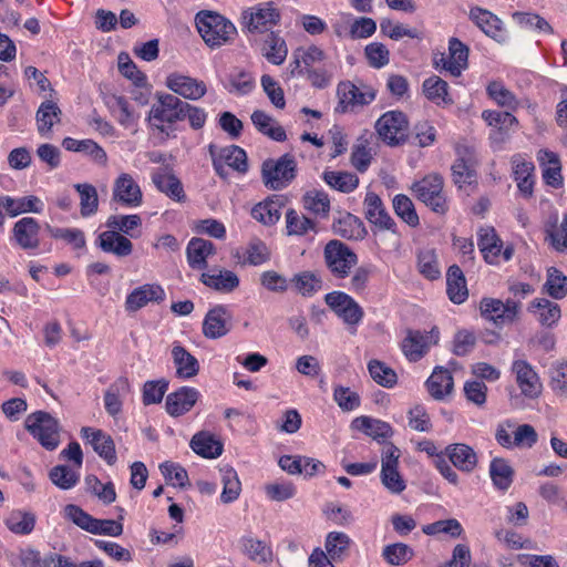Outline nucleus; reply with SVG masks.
I'll return each mask as SVG.
<instances>
[{
    "instance_id": "f257e3e1",
    "label": "nucleus",
    "mask_w": 567,
    "mask_h": 567,
    "mask_svg": "<svg viewBox=\"0 0 567 567\" xmlns=\"http://www.w3.org/2000/svg\"><path fill=\"white\" fill-rule=\"evenodd\" d=\"M196 28L204 42L212 49L219 48L237 35L235 24L224 16L213 11L196 14Z\"/></svg>"
},
{
    "instance_id": "f03ea898",
    "label": "nucleus",
    "mask_w": 567,
    "mask_h": 567,
    "mask_svg": "<svg viewBox=\"0 0 567 567\" xmlns=\"http://www.w3.org/2000/svg\"><path fill=\"white\" fill-rule=\"evenodd\" d=\"M281 12L272 1L260 2L246 8L241 12L243 32L250 34H268L280 23Z\"/></svg>"
},
{
    "instance_id": "7ed1b4c3",
    "label": "nucleus",
    "mask_w": 567,
    "mask_h": 567,
    "mask_svg": "<svg viewBox=\"0 0 567 567\" xmlns=\"http://www.w3.org/2000/svg\"><path fill=\"white\" fill-rule=\"evenodd\" d=\"M261 176L267 188L271 190L285 189L297 176L295 156L286 153L278 159H266L261 166Z\"/></svg>"
},
{
    "instance_id": "20e7f679",
    "label": "nucleus",
    "mask_w": 567,
    "mask_h": 567,
    "mask_svg": "<svg viewBox=\"0 0 567 567\" xmlns=\"http://www.w3.org/2000/svg\"><path fill=\"white\" fill-rule=\"evenodd\" d=\"M409 128L406 114L398 110L386 111L374 124L378 137L390 147L403 145L408 141Z\"/></svg>"
},
{
    "instance_id": "39448f33",
    "label": "nucleus",
    "mask_w": 567,
    "mask_h": 567,
    "mask_svg": "<svg viewBox=\"0 0 567 567\" xmlns=\"http://www.w3.org/2000/svg\"><path fill=\"white\" fill-rule=\"evenodd\" d=\"M443 178L439 174H429L412 185L415 196L436 214L444 215L449 203L443 192Z\"/></svg>"
},
{
    "instance_id": "423d86ee",
    "label": "nucleus",
    "mask_w": 567,
    "mask_h": 567,
    "mask_svg": "<svg viewBox=\"0 0 567 567\" xmlns=\"http://www.w3.org/2000/svg\"><path fill=\"white\" fill-rule=\"evenodd\" d=\"M24 426L44 449L52 451L59 446V424L49 413L37 411L28 415Z\"/></svg>"
},
{
    "instance_id": "0eeeda50",
    "label": "nucleus",
    "mask_w": 567,
    "mask_h": 567,
    "mask_svg": "<svg viewBox=\"0 0 567 567\" xmlns=\"http://www.w3.org/2000/svg\"><path fill=\"white\" fill-rule=\"evenodd\" d=\"M400 450L389 443L381 453L380 481L383 487L393 495H400L406 489V481L399 470Z\"/></svg>"
},
{
    "instance_id": "6e6552de",
    "label": "nucleus",
    "mask_w": 567,
    "mask_h": 567,
    "mask_svg": "<svg viewBox=\"0 0 567 567\" xmlns=\"http://www.w3.org/2000/svg\"><path fill=\"white\" fill-rule=\"evenodd\" d=\"M324 264L333 277L343 279L357 265V255L342 241L333 239L323 249Z\"/></svg>"
},
{
    "instance_id": "1a4fd4ad",
    "label": "nucleus",
    "mask_w": 567,
    "mask_h": 567,
    "mask_svg": "<svg viewBox=\"0 0 567 567\" xmlns=\"http://www.w3.org/2000/svg\"><path fill=\"white\" fill-rule=\"evenodd\" d=\"M439 341L440 330L437 327H433L429 331L409 329L401 342V350L410 362H417L424 358Z\"/></svg>"
},
{
    "instance_id": "9d476101",
    "label": "nucleus",
    "mask_w": 567,
    "mask_h": 567,
    "mask_svg": "<svg viewBox=\"0 0 567 567\" xmlns=\"http://www.w3.org/2000/svg\"><path fill=\"white\" fill-rule=\"evenodd\" d=\"M183 106L185 102L173 94H158L157 101L150 111V122L161 132L165 131V124L183 121Z\"/></svg>"
},
{
    "instance_id": "9b49d317",
    "label": "nucleus",
    "mask_w": 567,
    "mask_h": 567,
    "mask_svg": "<svg viewBox=\"0 0 567 567\" xmlns=\"http://www.w3.org/2000/svg\"><path fill=\"white\" fill-rule=\"evenodd\" d=\"M519 307V302L512 299L504 302L496 298H483L480 302V312L485 320L502 328L517 319Z\"/></svg>"
},
{
    "instance_id": "f8f14e48",
    "label": "nucleus",
    "mask_w": 567,
    "mask_h": 567,
    "mask_svg": "<svg viewBox=\"0 0 567 567\" xmlns=\"http://www.w3.org/2000/svg\"><path fill=\"white\" fill-rule=\"evenodd\" d=\"M477 237V246L486 262L498 265L501 261L512 259L514 248L512 246L503 248V241L493 227H482L478 230Z\"/></svg>"
},
{
    "instance_id": "ddd939ff",
    "label": "nucleus",
    "mask_w": 567,
    "mask_h": 567,
    "mask_svg": "<svg viewBox=\"0 0 567 567\" xmlns=\"http://www.w3.org/2000/svg\"><path fill=\"white\" fill-rule=\"evenodd\" d=\"M326 303L334 313L348 326H358L363 318V309L348 293L343 291H332L324 296Z\"/></svg>"
},
{
    "instance_id": "4468645a",
    "label": "nucleus",
    "mask_w": 567,
    "mask_h": 567,
    "mask_svg": "<svg viewBox=\"0 0 567 567\" xmlns=\"http://www.w3.org/2000/svg\"><path fill=\"white\" fill-rule=\"evenodd\" d=\"M112 202L128 208L142 205V189L131 174L122 173L115 178L112 188Z\"/></svg>"
},
{
    "instance_id": "2eb2a0df",
    "label": "nucleus",
    "mask_w": 567,
    "mask_h": 567,
    "mask_svg": "<svg viewBox=\"0 0 567 567\" xmlns=\"http://www.w3.org/2000/svg\"><path fill=\"white\" fill-rule=\"evenodd\" d=\"M165 298V290L159 284H144L127 293L124 307L127 313H135L151 302L162 303Z\"/></svg>"
},
{
    "instance_id": "dca6fc26",
    "label": "nucleus",
    "mask_w": 567,
    "mask_h": 567,
    "mask_svg": "<svg viewBox=\"0 0 567 567\" xmlns=\"http://www.w3.org/2000/svg\"><path fill=\"white\" fill-rule=\"evenodd\" d=\"M365 219L381 230L396 231V224L388 213L382 199L373 192H368L363 200Z\"/></svg>"
},
{
    "instance_id": "f3484780",
    "label": "nucleus",
    "mask_w": 567,
    "mask_h": 567,
    "mask_svg": "<svg viewBox=\"0 0 567 567\" xmlns=\"http://www.w3.org/2000/svg\"><path fill=\"white\" fill-rule=\"evenodd\" d=\"M165 84L175 94L192 101L202 99L207 92L204 81L178 72L169 73L166 76Z\"/></svg>"
},
{
    "instance_id": "a211bd4d",
    "label": "nucleus",
    "mask_w": 567,
    "mask_h": 567,
    "mask_svg": "<svg viewBox=\"0 0 567 567\" xmlns=\"http://www.w3.org/2000/svg\"><path fill=\"white\" fill-rule=\"evenodd\" d=\"M81 436L86 444H90L109 465L116 463V452L113 439L99 429L82 427Z\"/></svg>"
},
{
    "instance_id": "6ab92c4d",
    "label": "nucleus",
    "mask_w": 567,
    "mask_h": 567,
    "mask_svg": "<svg viewBox=\"0 0 567 567\" xmlns=\"http://www.w3.org/2000/svg\"><path fill=\"white\" fill-rule=\"evenodd\" d=\"M210 155L213 156V165L215 171L221 175L224 165H227L239 173H246L248 169L246 152L237 146L229 145L219 150L216 154L213 145L209 146Z\"/></svg>"
},
{
    "instance_id": "aec40b11",
    "label": "nucleus",
    "mask_w": 567,
    "mask_h": 567,
    "mask_svg": "<svg viewBox=\"0 0 567 567\" xmlns=\"http://www.w3.org/2000/svg\"><path fill=\"white\" fill-rule=\"evenodd\" d=\"M467 59L468 48L458 39L451 38L449 41V55H442L435 61V64L456 78L467 68Z\"/></svg>"
},
{
    "instance_id": "412c9836",
    "label": "nucleus",
    "mask_w": 567,
    "mask_h": 567,
    "mask_svg": "<svg viewBox=\"0 0 567 567\" xmlns=\"http://www.w3.org/2000/svg\"><path fill=\"white\" fill-rule=\"evenodd\" d=\"M200 393L193 386H182L166 396V412L174 417L189 412L198 401Z\"/></svg>"
},
{
    "instance_id": "4be33fe9",
    "label": "nucleus",
    "mask_w": 567,
    "mask_h": 567,
    "mask_svg": "<svg viewBox=\"0 0 567 567\" xmlns=\"http://www.w3.org/2000/svg\"><path fill=\"white\" fill-rule=\"evenodd\" d=\"M200 282L212 290L220 293H231L239 285L238 275L231 270L213 268L200 275Z\"/></svg>"
},
{
    "instance_id": "5701e85b",
    "label": "nucleus",
    "mask_w": 567,
    "mask_h": 567,
    "mask_svg": "<svg viewBox=\"0 0 567 567\" xmlns=\"http://www.w3.org/2000/svg\"><path fill=\"white\" fill-rule=\"evenodd\" d=\"M471 21L482 30L487 37L496 40L497 42L505 41V32L502 20L493 12L474 7L471 8L468 14Z\"/></svg>"
},
{
    "instance_id": "b1692460",
    "label": "nucleus",
    "mask_w": 567,
    "mask_h": 567,
    "mask_svg": "<svg viewBox=\"0 0 567 567\" xmlns=\"http://www.w3.org/2000/svg\"><path fill=\"white\" fill-rule=\"evenodd\" d=\"M444 457H447L453 466L465 473H472L478 462L476 452L464 443L449 444L444 450Z\"/></svg>"
},
{
    "instance_id": "393cba45",
    "label": "nucleus",
    "mask_w": 567,
    "mask_h": 567,
    "mask_svg": "<svg viewBox=\"0 0 567 567\" xmlns=\"http://www.w3.org/2000/svg\"><path fill=\"white\" fill-rule=\"evenodd\" d=\"M513 372L516 382L525 396L536 398L540 393L542 383L532 365L525 360H516L513 363Z\"/></svg>"
},
{
    "instance_id": "a878e982",
    "label": "nucleus",
    "mask_w": 567,
    "mask_h": 567,
    "mask_svg": "<svg viewBox=\"0 0 567 567\" xmlns=\"http://www.w3.org/2000/svg\"><path fill=\"white\" fill-rule=\"evenodd\" d=\"M339 104L342 112L357 105H368L375 99V92L372 89L361 91L351 82H342L338 86Z\"/></svg>"
},
{
    "instance_id": "bb28decb",
    "label": "nucleus",
    "mask_w": 567,
    "mask_h": 567,
    "mask_svg": "<svg viewBox=\"0 0 567 567\" xmlns=\"http://www.w3.org/2000/svg\"><path fill=\"white\" fill-rule=\"evenodd\" d=\"M152 181L156 188L169 198L185 202L186 195L181 181L167 167L157 168L152 174Z\"/></svg>"
},
{
    "instance_id": "cd10ccee",
    "label": "nucleus",
    "mask_w": 567,
    "mask_h": 567,
    "mask_svg": "<svg viewBox=\"0 0 567 567\" xmlns=\"http://www.w3.org/2000/svg\"><path fill=\"white\" fill-rule=\"evenodd\" d=\"M105 103L114 118L125 128H134L140 118L133 105L126 97L120 95H110Z\"/></svg>"
},
{
    "instance_id": "c85d7f7f",
    "label": "nucleus",
    "mask_w": 567,
    "mask_h": 567,
    "mask_svg": "<svg viewBox=\"0 0 567 567\" xmlns=\"http://www.w3.org/2000/svg\"><path fill=\"white\" fill-rule=\"evenodd\" d=\"M228 311L223 305L209 309L203 321V334L208 339H218L229 331L227 326Z\"/></svg>"
},
{
    "instance_id": "c756f323",
    "label": "nucleus",
    "mask_w": 567,
    "mask_h": 567,
    "mask_svg": "<svg viewBox=\"0 0 567 567\" xmlns=\"http://www.w3.org/2000/svg\"><path fill=\"white\" fill-rule=\"evenodd\" d=\"M172 358L176 368V377L183 380L192 379L199 372L198 360L186 350L179 342L172 347Z\"/></svg>"
},
{
    "instance_id": "7c9ffc66",
    "label": "nucleus",
    "mask_w": 567,
    "mask_h": 567,
    "mask_svg": "<svg viewBox=\"0 0 567 567\" xmlns=\"http://www.w3.org/2000/svg\"><path fill=\"white\" fill-rule=\"evenodd\" d=\"M40 225L32 217H23L14 224L13 236L22 249H35L39 247Z\"/></svg>"
},
{
    "instance_id": "2f4dec72",
    "label": "nucleus",
    "mask_w": 567,
    "mask_h": 567,
    "mask_svg": "<svg viewBox=\"0 0 567 567\" xmlns=\"http://www.w3.org/2000/svg\"><path fill=\"white\" fill-rule=\"evenodd\" d=\"M215 245L204 238L194 237L189 240L186 255L192 269L207 268V258L215 255Z\"/></svg>"
},
{
    "instance_id": "473e14b6",
    "label": "nucleus",
    "mask_w": 567,
    "mask_h": 567,
    "mask_svg": "<svg viewBox=\"0 0 567 567\" xmlns=\"http://www.w3.org/2000/svg\"><path fill=\"white\" fill-rule=\"evenodd\" d=\"M425 385L432 398L443 400L453 392L454 380L447 369L436 367L426 380Z\"/></svg>"
},
{
    "instance_id": "72a5a7b5",
    "label": "nucleus",
    "mask_w": 567,
    "mask_h": 567,
    "mask_svg": "<svg viewBox=\"0 0 567 567\" xmlns=\"http://www.w3.org/2000/svg\"><path fill=\"white\" fill-rule=\"evenodd\" d=\"M537 159L543 168L545 183L555 188L560 187L563 185V176L558 155L548 150H540Z\"/></svg>"
},
{
    "instance_id": "f704fd0d",
    "label": "nucleus",
    "mask_w": 567,
    "mask_h": 567,
    "mask_svg": "<svg viewBox=\"0 0 567 567\" xmlns=\"http://www.w3.org/2000/svg\"><path fill=\"white\" fill-rule=\"evenodd\" d=\"M323 59L324 52L317 45L297 49L293 52V61L290 63L291 75H305V71L312 69L316 63L321 62Z\"/></svg>"
},
{
    "instance_id": "c9c22d12",
    "label": "nucleus",
    "mask_w": 567,
    "mask_h": 567,
    "mask_svg": "<svg viewBox=\"0 0 567 567\" xmlns=\"http://www.w3.org/2000/svg\"><path fill=\"white\" fill-rule=\"evenodd\" d=\"M261 54L274 65H281L288 55V47L279 31L268 33L261 44Z\"/></svg>"
},
{
    "instance_id": "e433bc0d",
    "label": "nucleus",
    "mask_w": 567,
    "mask_h": 567,
    "mask_svg": "<svg viewBox=\"0 0 567 567\" xmlns=\"http://www.w3.org/2000/svg\"><path fill=\"white\" fill-rule=\"evenodd\" d=\"M351 545L352 539L346 533L330 532L326 537L324 554L331 563H339L348 557Z\"/></svg>"
},
{
    "instance_id": "4c0bfd02",
    "label": "nucleus",
    "mask_w": 567,
    "mask_h": 567,
    "mask_svg": "<svg viewBox=\"0 0 567 567\" xmlns=\"http://www.w3.org/2000/svg\"><path fill=\"white\" fill-rule=\"evenodd\" d=\"M99 239L103 251L114 254L117 257H126L133 251L132 241L115 230L103 231Z\"/></svg>"
},
{
    "instance_id": "58836bf2",
    "label": "nucleus",
    "mask_w": 567,
    "mask_h": 567,
    "mask_svg": "<svg viewBox=\"0 0 567 567\" xmlns=\"http://www.w3.org/2000/svg\"><path fill=\"white\" fill-rule=\"evenodd\" d=\"M251 122L257 131L276 142H284L287 138L285 128L266 112L256 110L252 112Z\"/></svg>"
},
{
    "instance_id": "ea45409f",
    "label": "nucleus",
    "mask_w": 567,
    "mask_h": 567,
    "mask_svg": "<svg viewBox=\"0 0 567 567\" xmlns=\"http://www.w3.org/2000/svg\"><path fill=\"white\" fill-rule=\"evenodd\" d=\"M545 240L555 251L567 254V214L560 221L555 218L545 225Z\"/></svg>"
},
{
    "instance_id": "a19ab883",
    "label": "nucleus",
    "mask_w": 567,
    "mask_h": 567,
    "mask_svg": "<svg viewBox=\"0 0 567 567\" xmlns=\"http://www.w3.org/2000/svg\"><path fill=\"white\" fill-rule=\"evenodd\" d=\"M515 471L509 462L502 457H494L489 464V476L493 485L502 492H506L513 481Z\"/></svg>"
},
{
    "instance_id": "79ce46f5",
    "label": "nucleus",
    "mask_w": 567,
    "mask_h": 567,
    "mask_svg": "<svg viewBox=\"0 0 567 567\" xmlns=\"http://www.w3.org/2000/svg\"><path fill=\"white\" fill-rule=\"evenodd\" d=\"M446 292L450 300L457 305L464 302L468 296L465 277L462 269L456 265L447 269Z\"/></svg>"
},
{
    "instance_id": "37998d69",
    "label": "nucleus",
    "mask_w": 567,
    "mask_h": 567,
    "mask_svg": "<svg viewBox=\"0 0 567 567\" xmlns=\"http://www.w3.org/2000/svg\"><path fill=\"white\" fill-rule=\"evenodd\" d=\"M190 447L205 458H216L223 453V443L208 432L196 433L190 440Z\"/></svg>"
},
{
    "instance_id": "c03bdc74",
    "label": "nucleus",
    "mask_w": 567,
    "mask_h": 567,
    "mask_svg": "<svg viewBox=\"0 0 567 567\" xmlns=\"http://www.w3.org/2000/svg\"><path fill=\"white\" fill-rule=\"evenodd\" d=\"M4 209L11 217H16L24 213L39 214L43 210V202L33 195L24 196L20 198H13L10 196H2Z\"/></svg>"
},
{
    "instance_id": "a18cd8bd",
    "label": "nucleus",
    "mask_w": 567,
    "mask_h": 567,
    "mask_svg": "<svg viewBox=\"0 0 567 567\" xmlns=\"http://www.w3.org/2000/svg\"><path fill=\"white\" fill-rule=\"evenodd\" d=\"M537 320L547 327L555 324L560 318V308L556 302L545 298H537L533 300L528 308Z\"/></svg>"
},
{
    "instance_id": "49530a36",
    "label": "nucleus",
    "mask_w": 567,
    "mask_h": 567,
    "mask_svg": "<svg viewBox=\"0 0 567 567\" xmlns=\"http://www.w3.org/2000/svg\"><path fill=\"white\" fill-rule=\"evenodd\" d=\"M352 426L355 430L363 431L374 440H385L391 437L393 434L392 427L389 423L364 415L355 417L352 421Z\"/></svg>"
},
{
    "instance_id": "de8ad7c7",
    "label": "nucleus",
    "mask_w": 567,
    "mask_h": 567,
    "mask_svg": "<svg viewBox=\"0 0 567 567\" xmlns=\"http://www.w3.org/2000/svg\"><path fill=\"white\" fill-rule=\"evenodd\" d=\"M73 188L79 194L80 215L89 218L99 210V195L95 186L89 183L75 184Z\"/></svg>"
},
{
    "instance_id": "09e8293b",
    "label": "nucleus",
    "mask_w": 567,
    "mask_h": 567,
    "mask_svg": "<svg viewBox=\"0 0 567 567\" xmlns=\"http://www.w3.org/2000/svg\"><path fill=\"white\" fill-rule=\"evenodd\" d=\"M322 179L333 189L341 193H351L359 186V177L350 172L326 171Z\"/></svg>"
},
{
    "instance_id": "8fccbe9b",
    "label": "nucleus",
    "mask_w": 567,
    "mask_h": 567,
    "mask_svg": "<svg viewBox=\"0 0 567 567\" xmlns=\"http://www.w3.org/2000/svg\"><path fill=\"white\" fill-rule=\"evenodd\" d=\"M238 258L243 265L260 266L270 259V250L259 238H252Z\"/></svg>"
},
{
    "instance_id": "3c124183",
    "label": "nucleus",
    "mask_w": 567,
    "mask_h": 567,
    "mask_svg": "<svg viewBox=\"0 0 567 567\" xmlns=\"http://www.w3.org/2000/svg\"><path fill=\"white\" fill-rule=\"evenodd\" d=\"M243 553L252 561L269 564L272 560V550L264 542L254 537H241Z\"/></svg>"
},
{
    "instance_id": "603ef678",
    "label": "nucleus",
    "mask_w": 567,
    "mask_h": 567,
    "mask_svg": "<svg viewBox=\"0 0 567 567\" xmlns=\"http://www.w3.org/2000/svg\"><path fill=\"white\" fill-rule=\"evenodd\" d=\"M486 93L489 99L501 107H505L509 111H516L519 107V101L516 95L501 81H492L488 83Z\"/></svg>"
},
{
    "instance_id": "864d4df0",
    "label": "nucleus",
    "mask_w": 567,
    "mask_h": 567,
    "mask_svg": "<svg viewBox=\"0 0 567 567\" xmlns=\"http://www.w3.org/2000/svg\"><path fill=\"white\" fill-rule=\"evenodd\" d=\"M416 267L419 272L427 280H436L441 277V267L434 249H421L417 252Z\"/></svg>"
},
{
    "instance_id": "5fc2aeb1",
    "label": "nucleus",
    "mask_w": 567,
    "mask_h": 567,
    "mask_svg": "<svg viewBox=\"0 0 567 567\" xmlns=\"http://www.w3.org/2000/svg\"><path fill=\"white\" fill-rule=\"evenodd\" d=\"M105 225L111 230L135 238L137 237L135 231L142 226V218L137 214L111 215Z\"/></svg>"
},
{
    "instance_id": "6e6d98bb",
    "label": "nucleus",
    "mask_w": 567,
    "mask_h": 567,
    "mask_svg": "<svg viewBox=\"0 0 567 567\" xmlns=\"http://www.w3.org/2000/svg\"><path fill=\"white\" fill-rule=\"evenodd\" d=\"M220 475L223 483L220 501L224 504L233 503L239 497L241 492V483L238 474L233 467L225 466L220 468Z\"/></svg>"
},
{
    "instance_id": "4d7b16f0",
    "label": "nucleus",
    "mask_w": 567,
    "mask_h": 567,
    "mask_svg": "<svg viewBox=\"0 0 567 567\" xmlns=\"http://www.w3.org/2000/svg\"><path fill=\"white\" fill-rule=\"evenodd\" d=\"M296 291L303 297H312L322 288V278L309 270L296 274L291 278Z\"/></svg>"
},
{
    "instance_id": "13d9d810",
    "label": "nucleus",
    "mask_w": 567,
    "mask_h": 567,
    "mask_svg": "<svg viewBox=\"0 0 567 567\" xmlns=\"http://www.w3.org/2000/svg\"><path fill=\"white\" fill-rule=\"evenodd\" d=\"M60 113V109L53 101L47 100L41 103L37 112V123L38 131L42 136H48L54 123L59 122Z\"/></svg>"
},
{
    "instance_id": "bf43d9fd",
    "label": "nucleus",
    "mask_w": 567,
    "mask_h": 567,
    "mask_svg": "<svg viewBox=\"0 0 567 567\" xmlns=\"http://www.w3.org/2000/svg\"><path fill=\"white\" fill-rule=\"evenodd\" d=\"M423 92L430 101L437 105L452 103L447 82L436 75L424 80Z\"/></svg>"
},
{
    "instance_id": "052dcab7",
    "label": "nucleus",
    "mask_w": 567,
    "mask_h": 567,
    "mask_svg": "<svg viewBox=\"0 0 567 567\" xmlns=\"http://www.w3.org/2000/svg\"><path fill=\"white\" fill-rule=\"evenodd\" d=\"M372 158L370 141L365 135H362L352 147L351 164L358 172L364 173L369 168Z\"/></svg>"
},
{
    "instance_id": "680f3d73",
    "label": "nucleus",
    "mask_w": 567,
    "mask_h": 567,
    "mask_svg": "<svg viewBox=\"0 0 567 567\" xmlns=\"http://www.w3.org/2000/svg\"><path fill=\"white\" fill-rule=\"evenodd\" d=\"M303 207L311 214L324 218L330 212V199L323 190H309L302 198Z\"/></svg>"
},
{
    "instance_id": "e2e57ef3",
    "label": "nucleus",
    "mask_w": 567,
    "mask_h": 567,
    "mask_svg": "<svg viewBox=\"0 0 567 567\" xmlns=\"http://www.w3.org/2000/svg\"><path fill=\"white\" fill-rule=\"evenodd\" d=\"M392 204L396 216L409 226L416 227L420 224L419 215L415 210L414 204L406 195H395Z\"/></svg>"
},
{
    "instance_id": "0e129e2a",
    "label": "nucleus",
    "mask_w": 567,
    "mask_h": 567,
    "mask_svg": "<svg viewBox=\"0 0 567 567\" xmlns=\"http://www.w3.org/2000/svg\"><path fill=\"white\" fill-rule=\"evenodd\" d=\"M280 215L279 204L271 199L258 203L251 209L252 218L267 226L276 224Z\"/></svg>"
},
{
    "instance_id": "69168bd1",
    "label": "nucleus",
    "mask_w": 567,
    "mask_h": 567,
    "mask_svg": "<svg viewBox=\"0 0 567 567\" xmlns=\"http://www.w3.org/2000/svg\"><path fill=\"white\" fill-rule=\"evenodd\" d=\"M6 525L14 534L28 535L34 528L35 517L31 513L13 511L6 518Z\"/></svg>"
},
{
    "instance_id": "338daca9",
    "label": "nucleus",
    "mask_w": 567,
    "mask_h": 567,
    "mask_svg": "<svg viewBox=\"0 0 567 567\" xmlns=\"http://www.w3.org/2000/svg\"><path fill=\"white\" fill-rule=\"evenodd\" d=\"M334 230L348 239H360L365 235L363 223L354 215L348 214L334 225Z\"/></svg>"
},
{
    "instance_id": "774afa93",
    "label": "nucleus",
    "mask_w": 567,
    "mask_h": 567,
    "mask_svg": "<svg viewBox=\"0 0 567 567\" xmlns=\"http://www.w3.org/2000/svg\"><path fill=\"white\" fill-rule=\"evenodd\" d=\"M545 288L550 297L561 299L567 295V277L557 268L551 267L547 270Z\"/></svg>"
}]
</instances>
